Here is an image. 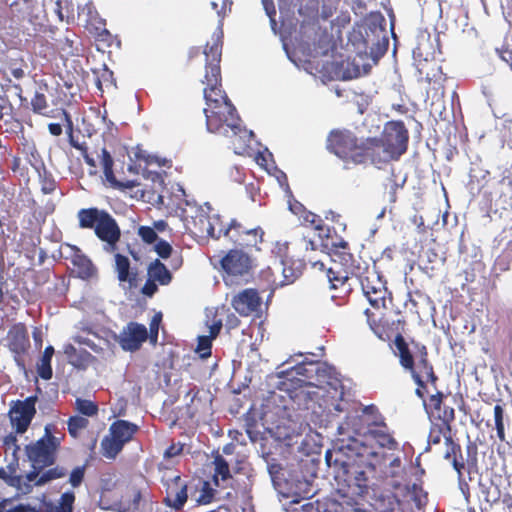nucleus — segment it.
Here are the masks:
<instances>
[{
	"mask_svg": "<svg viewBox=\"0 0 512 512\" xmlns=\"http://www.w3.org/2000/svg\"><path fill=\"white\" fill-rule=\"evenodd\" d=\"M215 490L210 486L208 482L203 483L201 494L197 498L196 502L200 505L210 503L214 498Z\"/></svg>",
	"mask_w": 512,
	"mask_h": 512,
	"instance_id": "nucleus-50",
	"label": "nucleus"
},
{
	"mask_svg": "<svg viewBox=\"0 0 512 512\" xmlns=\"http://www.w3.org/2000/svg\"><path fill=\"white\" fill-rule=\"evenodd\" d=\"M358 146L357 137L349 130H333L327 138V149L345 161Z\"/></svg>",
	"mask_w": 512,
	"mask_h": 512,
	"instance_id": "nucleus-11",
	"label": "nucleus"
},
{
	"mask_svg": "<svg viewBox=\"0 0 512 512\" xmlns=\"http://www.w3.org/2000/svg\"><path fill=\"white\" fill-rule=\"evenodd\" d=\"M76 409L80 414L88 417L94 416L98 412V406L96 403L91 400L81 398L76 399Z\"/></svg>",
	"mask_w": 512,
	"mask_h": 512,
	"instance_id": "nucleus-39",
	"label": "nucleus"
},
{
	"mask_svg": "<svg viewBox=\"0 0 512 512\" xmlns=\"http://www.w3.org/2000/svg\"><path fill=\"white\" fill-rule=\"evenodd\" d=\"M85 471H86V464L81 465V466H76L74 469H72V471L70 472V475H69V484L73 488H77L82 484L84 477H85Z\"/></svg>",
	"mask_w": 512,
	"mask_h": 512,
	"instance_id": "nucleus-46",
	"label": "nucleus"
},
{
	"mask_svg": "<svg viewBox=\"0 0 512 512\" xmlns=\"http://www.w3.org/2000/svg\"><path fill=\"white\" fill-rule=\"evenodd\" d=\"M351 270L349 267H345L344 272L335 271L333 268H329L327 271V277L331 284V289H336L339 285L343 286L349 279Z\"/></svg>",
	"mask_w": 512,
	"mask_h": 512,
	"instance_id": "nucleus-36",
	"label": "nucleus"
},
{
	"mask_svg": "<svg viewBox=\"0 0 512 512\" xmlns=\"http://www.w3.org/2000/svg\"><path fill=\"white\" fill-rule=\"evenodd\" d=\"M445 442L448 446V449L444 454L445 459H447V460L453 459L457 455V453H461L460 445L454 443L450 436L445 437Z\"/></svg>",
	"mask_w": 512,
	"mask_h": 512,
	"instance_id": "nucleus-56",
	"label": "nucleus"
},
{
	"mask_svg": "<svg viewBox=\"0 0 512 512\" xmlns=\"http://www.w3.org/2000/svg\"><path fill=\"white\" fill-rule=\"evenodd\" d=\"M275 170H276L277 182L279 183L280 187L284 190L285 196L287 198H293V193L288 184L287 175L282 170H279L276 167H275Z\"/></svg>",
	"mask_w": 512,
	"mask_h": 512,
	"instance_id": "nucleus-52",
	"label": "nucleus"
},
{
	"mask_svg": "<svg viewBox=\"0 0 512 512\" xmlns=\"http://www.w3.org/2000/svg\"><path fill=\"white\" fill-rule=\"evenodd\" d=\"M409 134L403 121H389L384 127L382 137L373 139L386 149V159H399L408 147Z\"/></svg>",
	"mask_w": 512,
	"mask_h": 512,
	"instance_id": "nucleus-7",
	"label": "nucleus"
},
{
	"mask_svg": "<svg viewBox=\"0 0 512 512\" xmlns=\"http://www.w3.org/2000/svg\"><path fill=\"white\" fill-rule=\"evenodd\" d=\"M361 285L363 294L373 308H387V299L392 301V294L386 287V280L376 270L368 272V275L361 277L360 273L355 275Z\"/></svg>",
	"mask_w": 512,
	"mask_h": 512,
	"instance_id": "nucleus-8",
	"label": "nucleus"
},
{
	"mask_svg": "<svg viewBox=\"0 0 512 512\" xmlns=\"http://www.w3.org/2000/svg\"><path fill=\"white\" fill-rule=\"evenodd\" d=\"M418 348L420 350V359L418 360L419 367L420 368H429V373H428V376H427L428 380L432 384H435L438 378H437V376L434 373L432 364L428 361V358H427V356H428L427 348L426 347H418Z\"/></svg>",
	"mask_w": 512,
	"mask_h": 512,
	"instance_id": "nucleus-42",
	"label": "nucleus"
},
{
	"mask_svg": "<svg viewBox=\"0 0 512 512\" xmlns=\"http://www.w3.org/2000/svg\"><path fill=\"white\" fill-rule=\"evenodd\" d=\"M363 430V416L361 415V428L354 431L352 427L345 432L337 434L347 436V439H338L333 450H327L325 461L331 469L336 483L337 493L348 499L364 497L370 488L375 473V464L371 458L377 457V452L357 439Z\"/></svg>",
	"mask_w": 512,
	"mask_h": 512,
	"instance_id": "nucleus-2",
	"label": "nucleus"
},
{
	"mask_svg": "<svg viewBox=\"0 0 512 512\" xmlns=\"http://www.w3.org/2000/svg\"><path fill=\"white\" fill-rule=\"evenodd\" d=\"M41 180V191L44 194H51L56 189V182L52 178L51 174L46 171V174L42 172V177H39Z\"/></svg>",
	"mask_w": 512,
	"mask_h": 512,
	"instance_id": "nucleus-51",
	"label": "nucleus"
},
{
	"mask_svg": "<svg viewBox=\"0 0 512 512\" xmlns=\"http://www.w3.org/2000/svg\"><path fill=\"white\" fill-rule=\"evenodd\" d=\"M269 433L271 437L275 439V441L284 444L287 447H293L294 445L299 444V439L302 435L298 432V427L296 424H287L286 422H282L276 425L274 428L269 429Z\"/></svg>",
	"mask_w": 512,
	"mask_h": 512,
	"instance_id": "nucleus-18",
	"label": "nucleus"
},
{
	"mask_svg": "<svg viewBox=\"0 0 512 512\" xmlns=\"http://www.w3.org/2000/svg\"><path fill=\"white\" fill-rule=\"evenodd\" d=\"M32 109L35 113H40L47 107L46 97L44 94L36 92L31 100Z\"/></svg>",
	"mask_w": 512,
	"mask_h": 512,
	"instance_id": "nucleus-55",
	"label": "nucleus"
},
{
	"mask_svg": "<svg viewBox=\"0 0 512 512\" xmlns=\"http://www.w3.org/2000/svg\"><path fill=\"white\" fill-rule=\"evenodd\" d=\"M394 346V355L399 358L401 367L409 372L415 370L416 357L420 359V350L418 347H426L415 341L408 343L400 333L395 336Z\"/></svg>",
	"mask_w": 512,
	"mask_h": 512,
	"instance_id": "nucleus-14",
	"label": "nucleus"
},
{
	"mask_svg": "<svg viewBox=\"0 0 512 512\" xmlns=\"http://www.w3.org/2000/svg\"><path fill=\"white\" fill-rule=\"evenodd\" d=\"M231 304L240 315L249 316L260 311L262 299L256 289L247 288L235 295Z\"/></svg>",
	"mask_w": 512,
	"mask_h": 512,
	"instance_id": "nucleus-16",
	"label": "nucleus"
},
{
	"mask_svg": "<svg viewBox=\"0 0 512 512\" xmlns=\"http://www.w3.org/2000/svg\"><path fill=\"white\" fill-rule=\"evenodd\" d=\"M220 265L228 276H247L253 268V259L243 250L231 249L220 260Z\"/></svg>",
	"mask_w": 512,
	"mask_h": 512,
	"instance_id": "nucleus-12",
	"label": "nucleus"
},
{
	"mask_svg": "<svg viewBox=\"0 0 512 512\" xmlns=\"http://www.w3.org/2000/svg\"><path fill=\"white\" fill-rule=\"evenodd\" d=\"M389 39L385 19L370 15L356 23L348 34V46L354 57L333 59L323 64V76L329 80L347 81L366 76L387 52Z\"/></svg>",
	"mask_w": 512,
	"mask_h": 512,
	"instance_id": "nucleus-3",
	"label": "nucleus"
},
{
	"mask_svg": "<svg viewBox=\"0 0 512 512\" xmlns=\"http://www.w3.org/2000/svg\"><path fill=\"white\" fill-rule=\"evenodd\" d=\"M477 484L479 492L483 499L488 503H494L499 499L500 492L497 487L493 486L492 480L484 479L481 475L478 476Z\"/></svg>",
	"mask_w": 512,
	"mask_h": 512,
	"instance_id": "nucleus-28",
	"label": "nucleus"
},
{
	"mask_svg": "<svg viewBox=\"0 0 512 512\" xmlns=\"http://www.w3.org/2000/svg\"><path fill=\"white\" fill-rule=\"evenodd\" d=\"M373 148L369 149V161L371 164L378 166L381 163H387L391 159H386V149L381 147L379 143L373 142Z\"/></svg>",
	"mask_w": 512,
	"mask_h": 512,
	"instance_id": "nucleus-37",
	"label": "nucleus"
},
{
	"mask_svg": "<svg viewBox=\"0 0 512 512\" xmlns=\"http://www.w3.org/2000/svg\"><path fill=\"white\" fill-rule=\"evenodd\" d=\"M13 106L6 94L0 96V120L3 119L5 115H9L12 113Z\"/></svg>",
	"mask_w": 512,
	"mask_h": 512,
	"instance_id": "nucleus-61",
	"label": "nucleus"
},
{
	"mask_svg": "<svg viewBox=\"0 0 512 512\" xmlns=\"http://www.w3.org/2000/svg\"><path fill=\"white\" fill-rule=\"evenodd\" d=\"M36 399V396H29L23 401H17L10 409L9 417L16 433L23 434L30 426L36 414Z\"/></svg>",
	"mask_w": 512,
	"mask_h": 512,
	"instance_id": "nucleus-10",
	"label": "nucleus"
},
{
	"mask_svg": "<svg viewBox=\"0 0 512 512\" xmlns=\"http://www.w3.org/2000/svg\"><path fill=\"white\" fill-rule=\"evenodd\" d=\"M348 160H351L354 164H365L369 160V149L359 151L358 148L350 153Z\"/></svg>",
	"mask_w": 512,
	"mask_h": 512,
	"instance_id": "nucleus-54",
	"label": "nucleus"
},
{
	"mask_svg": "<svg viewBox=\"0 0 512 512\" xmlns=\"http://www.w3.org/2000/svg\"><path fill=\"white\" fill-rule=\"evenodd\" d=\"M3 444L7 449H12V453H18L20 451V446L17 444V436L13 433L5 436Z\"/></svg>",
	"mask_w": 512,
	"mask_h": 512,
	"instance_id": "nucleus-63",
	"label": "nucleus"
},
{
	"mask_svg": "<svg viewBox=\"0 0 512 512\" xmlns=\"http://www.w3.org/2000/svg\"><path fill=\"white\" fill-rule=\"evenodd\" d=\"M439 420L442 421V425L447 431L451 430V422L455 418V411L452 407L444 405L443 408L436 416Z\"/></svg>",
	"mask_w": 512,
	"mask_h": 512,
	"instance_id": "nucleus-43",
	"label": "nucleus"
},
{
	"mask_svg": "<svg viewBox=\"0 0 512 512\" xmlns=\"http://www.w3.org/2000/svg\"><path fill=\"white\" fill-rule=\"evenodd\" d=\"M411 377L415 384L417 385V388L415 390V394L424 400V390L426 389V384L423 381L422 377L419 375V373L416 370H413L410 372Z\"/></svg>",
	"mask_w": 512,
	"mask_h": 512,
	"instance_id": "nucleus-57",
	"label": "nucleus"
},
{
	"mask_svg": "<svg viewBox=\"0 0 512 512\" xmlns=\"http://www.w3.org/2000/svg\"><path fill=\"white\" fill-rule=\"evenodd\" d=\"M9 348L16 355L24 354L30 346L26 329L22 326H15L9 331Z\"/></svg>",
	"mask_w": 512,
	"mask_h": 512,
	"instance_id": "nucleus-23",
	"label": "nucleus"
},
{
	"mask_svg": "<svg viewBox=\"0 0 512 512\" xmlns=\"http://www.w3.org/2000/svg\"><path fill=\"white\" fill-rule=\"evenodd\" d=\"M131 263L127 256L116 253L115 254V269L117 277L120 282H127L129 288L137 286V272L131 271Z\"/></svg>",
	"mask_w": 512,
	"mask_h": 512,
	"instance_id": "nucleus-20",
	"label": "nucleus"
},
{
	"mask_svg": "<svg viewBox=\"0 0 512 512\" xmlns=\"http://www.w3.org/2000/svg\"><path fill=\"white\" fill-rule=\"evenodd\" d=\"M88 424V420L82 416H71L68 419V432L72 437H77L78 432L84 429Z\"/></svg>",
	"mask_w": 512,
	"mask_h": 512,
	"instance_id": "nucleus-41",
	"label": "nucleus"
},
{
	"mask_svg": "<svg viewBox=\"0 0 512 512\" xmlns=\"http://www.w3.org/2000/svg\"><path fill=\"white\" fill-rule=\"evenodd\" d=\"M138 235L147 244H153L159 239L155 229L150 226H140L138 228Z\"/></svg>",
	"mask_w": 512,
	"mask_h": 512,
	"instance_id": "nucleus-47",
	"label": "nucleus"
},
{
	"mask_svg": "<svg viewBox=\"0 0 512 512\" xmlns=\"http://www.w3.org/2000/svg\"><path fill=\"white\" fill-rule=\"evenodd\" d=\"M148 338V330L145 325L138 322H129L118 336V343L124 351L134 352L140 349Z\"/></svg>",
	"mask_w": 512,
	"mask_h": 512,
	"instance_id": "nucleus-13",
	"label": "nucleus"
},
{
	"mask_svg": "<svg viewBox=\"0 0 512 512\" xmlns=\"http://www.w3.org/2000/svg\"><path fill=\"white\" fill-rule=\"evenodd\" d=\"M162 321V313H156L150 322L148 338L152 344H156L158 340L159 326Z\"/></svg>",
	"mask_w": 512,
	"mask_h": 512,
	"instance_id": "nucleus-45",
	"label": "nucleus"
},
{
	"mask_svg": "<svg viewBox=\"0 0 512 512\" xmlns=\"http://www.w3.org/2000/svg\"><path fill=\"white\" fill-rule=\"evenodd\" d=\"M52 429L53 426L47 424L44 428V435L25 446V455L31 465L45 469L55 464L62 437L53 435Z\"/></svg>",
	"mask_w": 512,
	"mask_h": 512,
	"instance_id": "nucleus-6",
	"label": "nucleus"
},
{
	"mask_svg": "<svg viewBox=\"0 0 512 512\" xmlns=\"http://www.w3.org/2000/svg\"><path fill=\"white\" fill-rule=\"evenodd\" d=\"M443 426L433 425L430 434L428 436V445L426 447V451L430 449V444H439L441 442V436L443 434Z\"/></svg>",
	"mask_w": 512,
	"mask_h": 512,
	"instance_id": "nucleus-53",
	"label": "nucleus"
},
{
	"mask_svg": "<svg viewBox=\"0 0 512 512\" xmlns=\"http://www.w3.org/2000/svg\"><path fill=\"white\" fill-rule=\"evenodd\" d=\"M288 202V208L289 210L296 215L304 214L307 209L304 207L302 203L297 201L294 197L293 198H287Z\"/></svg>",
	"mask_w": 512,
	"mask_h": 512,
	"instance_id": "nucleus-62",
	"label": "nucleus"
},
{
	"mask_svg": "<svg viewBox=\"0 0 512 512\" xmlns=\"http://www.w3.org/2000/svg\"><path fill=\"white\" fill-rule=\"evenodd\" d=\"M222 36L223 32L221 29H219V34H217V37L214 40V43L210 46L209 51H207L206 49L204 50V54L207 59L206 65L210 63H217L218 65H220Z\"/></svg>",
	"mask_w": 512,
	"mask_h": 512,
	"instance_id": "nucleus-35",
	"label": "nucleus"
},
{
	"mask_svg": "<svg viewBox=\"0 0 512 512\" xmlns=\"http://www.w3.org/2000/svg\"><path fill=\"white\" fill-rule=\"evenodd\" d=\"M94 233L101 241L112 240L114 236H121V230L118 223L108 211L102 217L98 225H96Z\"/></svg>",
	"mask_w": 512,
	"mask_h": 512,
	"instance_id": "nucleus-21",
	"label": "nucleus"
},
{
	"mask_svg": "<svg viewBox=\"0 0 512 512\" xmlns=\"http://www.w3.org/2000/svg\"><path fill=\"white\" fill-rule=\"evenodd\" d=\"M188 499L187 485L182 484L180 486L179 491L176 493L175 498L172 499L169 496H166L163 500V503L175 510H181Z\"/></svg>",
	"mask_w": 512,
	"mask_h": 512,
	"instance_id": "nucleus-34",
	"label": "nucleus"
},
{
	"mask_svg": "<svg viewBox=\"0 0 512 512\" xmlns=\"http://www.w3.org/2000/svg\"><path fill=\"white\" fill-rule=\"evenodd\" d=\"M372 437L376 440L382 448H388L389 450H394L397 447V442L395 439L389 434L383 431H370Z\"/></svg>",
	"mask_w": 512,
	"mask_h": 512,
	"instance_id": "nucleus-38",
	"label": "nucleus"
},
{
	"mask_svg": "<svg viewBox=\"0 0 512 512\" xmlns=\"http://www.w3.org/2000/svg\"><path fill=\"white\" fill-rule=\"evenodd\" d=\"M147 273L150 280L156 281L160 285H168L172 281V273L159 259H155L149 264Z\"/></svg>",
	"mask_w": 512,
	"mask_h": 512,
	"instance_id": "nucleus-25",
	"label": "nucleus"
},
{
	"mask_svg": "<svg viewBox=\"0 0 512 512\" xmlns=\"http://www.w3.org/2000/svg\"><path fill=\"white\" fill-rule=\"evenodd\" d=\"M213 464L215 466V473L213 476V481L216 485L218 484V477L220 476L223 481H226L232 478L230 473L229 463L227 460L220 455L218 452L214 456Z\"/></svg>",
	"mask_w": 512,
	"mask_h": 512,
	"instance_id": "nucleus-29",
	"label": "nucleus"
},
{
	"mask_svg": "<svg viewBox=\"0 0 512 512\" xmlns=\"http://www.w3.org/2000/svg\"><path fill=\"white\" fill-rule=\"evenodd\" d=\"M54 354V348L49 345L45 348L40 362L37 364V373L43 380H50L53 376L51 360Z\"/></svg>",
	"mask_w": 512,
	"mask_h": 512,
	"instance_id": "nucleus-26",
	"label": "nucleus"
},
{
	"mask_svg": "<svg viewBox=\"0 0 512 512\" xmlns=\"http://www.w3.org/2000/svg\"><path fill=\"white\" fill-rule=\"evenodd\" d=\"M138 430V425L122 419L114 421L109 428L110 434L124 445L132 440Z\"/></svg>",
	"mask_w": 512,
	"mask_h": 512,
	"instance_id": "nucleus-22",
	"label": "nucleus"
},
{
	"mask_svg": "<svg viewBox=\"0 0 512 512\" xmlns=\"http://www.w3.org/2000/svg\"><path fill=\"white\" fill-rule=\"evenodd\" d=\"M101 163L103 166V172L113 170L114 160L112 155L106 148H103L101 151Z\"/></svg>",
	"mask_w": 512,
	"mask_h": 512,
	"instance_id": "nucleus-60",
	"label": "nucleus"
},
{
	"mask_svg": "<svg viewBox=\"0 0 512 512\" xmlns=\"http://www.w3.org/2000/svg\"><path fill=\"white\" fill-rule=\"evenodd\" d=\"M315 230L319 231V237L321 238L322 242H331V232L334 231V228L327 227L325 228L323 225L322 219H319V223L315 225Z\"/></svg>",
	"mask_w": 512,
	"mask_h": 512,
	"instance_id": "nucleus-58",
	"label": "nucleus"
},
{
	"mask_svg": "<svg viewBox=\"0 0 512 512\" xmlns=\"http://www.w3.org/2000/svg\"><path fill=\"white\" fill-rule=\"evenodd\" d=\"M204 98L208 108L203 110L206 116V128L210 133L225 137L239 136L243 146L248 145L254 132L241 126L235 106L226 93L221 90V70L217 63L206 65Z\"/></svg>",
	"mask_w": 512,
	"mask_h": 512,
	"instance_id": "nucleus-5",
	"label": "nucleus"
},
{
	"mask_svg": "<svg viewBox=\"0 0 512 512\" xmlns=\"http://www.w3.org/2000/svg\"><path fill=\"white\" fill-rule=\"evenodd\" d=\"M123 447L124 444L112 435L111 437L105 436L101 441L103 455L108 459H114L122 451Z\"/></svg>",
	"mask_w": 512,
	"mask_h": 512,
	"instance_id": "nucleus-30",
	"label": "nucleus"
},
{
	"mask_svg": "<svg viewBox=\"0 0 512 512\" xmlns=\"http://www.w3.org/2000/svg\"><path fill=\"white\" fill-rule=\"evenodd\" d=\"M69 254L67 258L71 260V263L76 268L78 278L82 280H89L94 277L97 273V269L90 260L77 246L67 245Z\"/></svg>",
	"mask_w": 512,
	"mask_h": 512,
	"instance_id": "nucleus-17",
	"label": "nucleus"
},
{
	"mask_svg": "<svg viewBox=\"0 0 512 512\" xmlns=\"http://www.w3.org/2000/svg\"><path fill=\"white\" fill-rule=\"evenodd\" d=\"M154 250L162 259H168L169 257L172 256L173 252L171 244L164 239H158L156 241Z\"/></svg>",
	"mask_w": 512,
	"mask_h": 512,
	"instance_id": "nucleus-48",
	"label": "nucleus"
},
{
	"mask_svg": "<svg viewBox=\"0 0 512 512\" xmlns=\"http://www.w3.org/2000/svg\"><path fill=\"white\" fill-rule=\"evenodd\" d=\"M406 179H403L401 184H398L395 180L394 170H391V175L388 178V185H389V194H390V200L392 202L396 201V191L398 188L403 187Z\"/></svg>",
	"mask_w": 512,
	"mask_h": 512,
	"instance_id": "nucleus-59",
	"label": "nucleus"
},
{
	"mask_svg": "<svg viewBox=\"0 0 512 512\" xmlns=\"http://www.w3.org/2000/svg\"><path fill=\"white\" fill-rule=\"evenodd\" d=\"M266 466L274 489L283 498L291 499V503L312 498L316 492L315 479L317 478L318 462L313 458H306L288 462L285 465L271 451L264 446L258 451Z\"/></svg>",
	"mask_w": 512,
	"mask_h": 512,
	"instance_id": "nucleus-4",
	"label": "nucleus"
},
{
	"mask_svg": "<svg viewBox=\"0 0 512 512\" xmlns=\"http://www.w3.org/2000/svg\"><path fill=\"white\" fill-rule=\"evenodd\" d=\"M437 51H440L439 34L431 40V33L425 30H419L415 38V46L412 48L414 65L419 71L422 70V63L434 59Z\"/></svg>",
	"mask_w": 512,
	"mask_h": 512,
	"instance_id": "nucleus-9",
	"label": "nucleus"
},
{
	"mask_svg": "<svg viewBox=\"0 0 512 512\" xmlns=\"http://www.w3.org/2000/svg\"><path fill=\"white\" fill-rule=\"evenodd\" d=\"M402 461L399 457H394L389 461V465L386 467L384 473L386 476H390L392 481L390 483L394 488L400 487V482L397 480L403 473Z\"/></svg>",
	"mask_w": 512,
	"mask_h": 512,
	"instance_id": "nucleus-33",
	"label": "nucleus"
},
{
	"mask_svg": "<svg viewBox=\"0 0 512 512\" xmlns=\"http://www.w3.org/2000/svg\"><path fill=\"white\" fill-rule=\"evenodd\" d=\"M28 162L30 165L34 168V170L38 173L39 177H42V172L46 174V167L45 164L38 153V151L33 148V150L30 152L28 156Z\"/></svg>",
	"mask_w": 512,
	"mask_h": 512,
	"instance_id": "nucleus-44",
	"label": "nucleus"
},
{
	"mask_svg": "<svg viewBox=\"0 0 512 512\" xmlns=\"http://www.w3.org/2000/svg\"><path fill=\"white\" fill-rule=\"evenodd\" d=\"M106 210L97 207L82 208L77 213L79 227L82 229H95L102 217L106 214Z\"/></svg>",
	"mask_w": 512,
	"mask_h": 512,
	"instance_id": "nucleus-24",
	"label": "nucleus"
},
{
	"mask_svg": "<svg viewBox=\"0 0 512 512\" xmlns=\"http://www.w3.org/2000/svg\"><path fill=\"white\" fill-rule=\"evenodd\" d=\"M452 466L454 470L458 473V477H463L462 470L467 469L469 481H474L478 476L477 467H476V459L468 460L467 467L463 462V458L460 455V459H458L457 455L452 459Z\"/></svg>",
	"mask_w": 512,
	"mask_h": 512,
	"instance_id": "nucleus-31",
	"label": "nucleus"
},
{
	"mask_svg": "<svg viewBox=\"0 0 512 512\" xmlns=\"http://www.w3.org/2000/svg\"><path fill=\"white\" fill-rule=\"evenodd\" d=\"M67 475V469L62 466H55L47 470H43L36 480V486H44L53 480L63 478Z\"/></svg>",
	"mask_w": 512,
	"mask_h": 512,
	"instance_id": "nucleus-32",
	"label": "nucleus"
},
{
	"mask_svg": "<svg viewBox=\"0 0 512 512\" xmlns=\"http://www.w3.org/2000/svg\"><path fill=\"white\" fill-rule=\"evenodd\" d=\"M321 247L331 257L333 262H339L343 267H349L351 275L361 273V266L359 264L354 265L353 255L345 251L348 243L344 239L340 238L339 241L323 242Z\"/></svg>",
	"mask_w": 512,
	"mask_h": 512,
	"instance_id": "nucleus-15",
	"label": "nucleus"
},
{
	"mask_svg": "<svg viewBox=\"0 0 512 512\" xmlns=\"http://www.w3.org/2000/svg\"><path fill=\"white\" fill-rule=\"evenodd\" d=\"M0 479H2L8 486L17 489H22L23 479L20 475H8L5 468H0Z\"/></svg>",
	"mask_w": 512,
	"mask_h": 512,
	"instance_id": "nucleus-49",
	"label": "nucleus"
},
{
	"mask_svg": "<svg viewBox=\"0 0 512 512\" xmlns=\"http://www.w3.org/2000/svg\"><path fill=\"white\" fill-rule=\"evenodd\" d=\"M400 505L398 496L391 491H383L376 499V506L381 512H393Z\"/></svg>",
	"mask_w": 512,
	"mask_h": 512,
	"instance_id": "nucleus-27",
	"label": "nucleus"
},
{
	"mask_svg": "<svg viewBox=\"0 0 512 512\" xmlns=\"http://www.w3.org/2000/svg\"><path fill=\"white\" fill-rule=\"evenodd\" d=\"M212 340L213 339L211 338V336H207V335L198 336L196 352L199 353L200 358L206 359L211 355Z\"/></svg>",
	"mask_w": 512,
	"mask_h": 512,
	"instance_id": "nucleus-40",
	"label": "nucleus"
},
{
	"mask_svg": "<svg viewBox=\"0 0 512 512\" xmlns=\"http://www.w3.org/2000/svg\"><path fill=\"white\" fill-rule=\"evenodd\" d=\"M6 512H42L39 508L30 504L19 503L13 507L7 508Z\"/></svg>",
	"mask_w": 512,
	"mask_h": 512,
	"instance_id": "nucleus-64",
	"label": "nucleus"
},
{
	"mask_svg": "<svg viewBox=\"0 0 512 512\" xmlns=\"http://www.w3.org/2000/svg\"><path fill=\"white\" fill-rule=\"evenodd\" d=\"M64 353L68 363L78 370H86L88 366L95 360V357L83 348H76L72 344L64 346Z\"/></svg>",
	"mask_w": 512,
	"mask_h": 512,
	"instance_id": "nucleus-19",
	"label": "nucleus"
},
{
	"mask_svg": "<svg viewBox=\"0 0 512 512\" xmlns=\"http://www.w3.org/2000/svg\"><path fill=\"white\" fill-rule=\"evenodd\" d=\"M297 356L303 359L287 369L277 371L274 376L270 377L272 381L278 379L275 387L279 390L289 391L304 384L319 388L327 386V392L331 394V390H333L332 397L338 396V401L332 405V409L322 411L319 416V426L325 429L335 428L339 434L344 433L345 429L348 430L350 427L354 431H359L361 428L360 407L344 399L343 385L336 369L325 362L308 360L301 353ZM372 407H365L361 409V412Z\"/></svg>",
	"mask_w": 512,
	"mask_h": 512,
	"instance_id": "nucleus-1",
	"label": "nucleus"
}]
</instances>
